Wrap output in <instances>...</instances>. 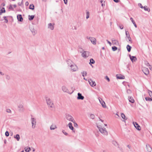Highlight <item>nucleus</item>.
<instances>
[{
  "label": "nucleus",
  "instance_id": "obj_25",
  "mask_svg": "<svg viewBox=\"0 0 152 152\" xmlns=\"http://www.w3.org/2000/svg\"><path fill=\"white\" fill-rule=\"evenodd\" d=\"M68 125L69 129L73 131L74 129V128L72 126V124L71 122H70L69 123Z\"/></svg>",
  "mask_w": 152,
  "mask_h": 152
},
{
  "label": "nucleus",
  "instance_id": "obj_30",
  "mask_svg": "<svg viewBox=\"0 0 152 152\" xmlns=\"http://www.w3.org/2000/svg\"><path fill=\"white\" fill-rule=\"evenodd\" d=\"M143 8H144V10L145 11H147L148 12H149L150 11V8H147V6H144L143 7Z\"/></svg>",
  "mask_w": 152,
  "mask_h": 152
},
{
  "label": "nucleus",
  "instance_id": "obj_10",
  "mask_svg": "<svg viewBox=\"0 0 152 152\" xmlns=\"http://www.w3.org/2000/svg\"><path fill=\"white\" fill-rule=\"evenodd\" d=\"M125 32H126V37H127V38L129 39V42H130L131 43H132V41L131 40V39L130 37V35H129V32L128 31H127L126 30Z\"/></svg>",
  "mask_w": 152,
  "mask_h": 152
},
{
  "label": "nucleus",
  "instance_id": "obj_49",
  "mask_svg": "<svg viewBox=\"0 0 152 152\" xmlns=\"http://www.w3.org/2000/svg\"><path fill=\"white\" fill-rule=\"evenodd\" d=\"M105 78L108 81V82H109L110 80L109 78L107 76H106L105 77Z\"/></svg>",
  "mask_w": 152,
  "mask_h": 152
},
{
  "label": "nucleus",
  "instance_id": "obj_4",
  "mask_svg": "<svg viewBox=\"0 0 152 152\" xmlns=\"http://www.w3.org/2000/svg\"><path fill=\"white\" fill-rule=\"evenodd\" d=\"M18 108L19 111L20 112H23L24 111V109L23 107V104H20L18 105Z\"/></svg>",
  "mask_w": 152,
  "mask_h": 152
},
{
  "label": "nucleus",
  "instance_id": "obj_34",
  "mask_svg": "<svg viewBox=\"0 0 152 152\" xmlns=\"http://www.w3.org/2000/svg\"><path fill=\"white\" fill-rule=\"evenodd\" d=\"M129 102H130L132 103H134V101L133 98H132L131 97L129 99Z\"/></svg>",
  "mask_w": 152,
  "mask_h": 152
},
{
  "label": "nucleus",
  "instance_id": "obj_44",
  "mask_svg": "<svg viewBox=\"0 0 152 152\" xmlns=\"http://www.w3.org/2000/svg\"><path fill=\"white\" fill-rule=\"evenodd\" d=\"M62 132L64 135H68V134L66 132H65L64 130H62Z\"/></svg>",
  "mask_w": 152,
  "mask_h": 152
},
{
  "label": "nucleus",
  "instance_id": "obj_41",
  "mask_svg": "<svg viewBox=\"0 0 152 152\" xmlns=\"http://www.w3.org/2000/svg\"><path fill=\"white\" fill-rule=\"evenodd\" d=\"M6 78L7 80H9L10 79V76L8 75H6Z\"/></svg>",
  "mask_w": 152,
  "mask_h": 152
},
{
  "label": "nucleus",
  "instance_id": "obj_62",
  "mask_svg": "<svg viewBox=\"0 0 152 152\" xmlns=\"http://www.w3.org/2000/svg\"><path fill=\"white\" fill-rule=\"evenodd\" d=\"M149 68L150 69L152 70V66L151 65L149 66Z\"/></svg>",
  "mask_w": 152,
  "mask_h": 152
},
{
  "label": "nucleus",
  "instance_id": "obj_18",
  "mask_svg": "<svg viewBox=\"0 0 152 152\" xmlns=\"http://www.w3.org/2000/svg\"><path fill=\"white\" fill-rule=\"evenodd\" d=\"M129 56L131 61L132 62L135 61L137 60V58L136 57L134 56H131L130 55H129Z\"/></svg>",
  "mask_w": 152,
  "mask_h": 152
},
{
  "label": "nucleus",
  "instance_id": "obj_19",
  "mask_svg": "<svg viewBox=\"0 0 152 152\" xmlns=\"http://www.w3.org/2000/svg\"><path fill=\"white\" fill-rule=\"evenodd\" d=\"M112 42L113 45H119V42L118 40H116L114 39L112 40Z\"/></svg>",
  "mask_w": 152,
  "mask_h": 152
},
{
  "label": "nucleus",
  "instance_id": "obj_45",
  "mask_svg": "<svg viewBox=\"0 0 152 152\" xmlns=\"http://www.w3.org/2000/svg\"><path fill=\"white\" fill-rule=\"evenodd\" d=\"M9 9H11L12 10H14V9L12 7V5H10L9 7Z\"/></svg>",
  "mask_w": 152,
  "mask_h": 152
},
{
  "label": "nucleus",
  "instance_id": "obj_8",
  "mask_svg": "<svg viewBox=\"0 0 152 152\" xmlns=\"http://www.w3.org/2000/svg\"><path fill=\"white\" fill-rule=\"evenodd\" d=\"M31 123L32 124V127L34 129L35 128L36 125V119L34 118H31Z\"/></svg>",
  "mask_w": 152,
  "mask_h": 152
},
{
  "label": "nucleus",
  "instance_id": "obj_40",
  "mask_svg": "<svg viewBox=\"0 0 152 152\" xmlns=\"http://www.w3.org/2000/svg\"><path fill=\"white\" fill-rule=\"evenodd\" d=\"M148 92L150 96L152 98V91L149 90H148Z\"/></svg>",
  "mask_w": 152,
  "mask_h": 152
},
{
  "label": "nucleus",
  "instance_id": "obj_52",
  "mask_svg": "<svg viewBox=\"0 0 152 152\" xmlns=\"http://www.w3.org/2000/svg\"><path fill=\"white\" fill-rule=\"evenodd\" d=\"M127 93L128 94H130L131 93V91L130 89H128L127 90Z\"/></svg>",
  "mask_w": 152,
  "mask_h": 152
},
{
  "label": "nucleus",
  "instance_id": "obj_21",
  "mask_svg": "<svg viewBox=\"0 0 152 152\" xmlns=\"http://www.w3.org/2000/svg\"><path fill=\"white\" fill-rule=\"evenodd\" d=\"M67 63L68 66H69L70 67L71 66V65H73L74 64L72 61L70 59H69L67 61Z\"/></svg>",
  "mask_w": 152,
  "mask_h": 152
},
{
  "label": "nucleus",
  "instance_id": "obj_17",
  "mask_svg": "<svg viewBox=\"0 0 152 152\" xmlns=\"http://www.w3.org/2000/svg\"><path fill=\"white\" fill-rule=\"evenodd\" d=\"M18 20L20 22H22L23 20V19L21 15H18L17 16Z\"/></svg>",
  "mask_w": 152,
  "mask_h": 152
},
{
  "label": "nucleus",
  "instance_id": "obj_38",
  "mask_svg": "<svg viewBox=\"0 0 152 152\" xmlns=\"http://www.w3.org/2000/svg\"><path fill=\"white\" fill-rule=\"evenodd\" d=\"M145 99L147 101H152V99L151 98H150L149 97H146L145 98Z\"/></svg>",
  "mask_w": 152,
  "mask_h": 152
},
{
  "label": "nucleus",
  "instance_id": "obj_60",
  "mask_svg": "<svg viewBox=\"0 0 152 152\" xmlns=\"http://www.w3.org/2000/svg\"><path fill=\"white\" fill-rule=\"evenodd\" d=\"M116 3H118L119 1L118 0H113Z\"/></svg>",
  "mask_w": 152,
  "mask_h": 152
},
{
  "label": "nucleus",
  "instance_id": "obj_43",
  "mask_svg": "<svg viewBox=\"0 0 152 152\" xmlns=\"http://www.w3.org/2000/svg\"><path fill=\"white\" fill-rule=\"evenodd\" d=\"M89 12H86V19H88L89 18Z\"/></svg>",
  "mask_w": 152,
  "mask_h": 152
},
{
  "label": "nucleus",
  "instance_id": "obj_64",
  "mask_svg": "<svg viewBox=\"0 0 152 152\" xmlns=\"http://www.w3.org/2000/svg\"><path fill=\"white\" fill-rule=\"evenodd\" d=\"M104 5H105V4H104L103 3H102L101 5H102V6L103 7V6H104Z\"/></svg>",
  "mask_w": 152,
  "mask_h": 152
},
{
  "label": "nucleus",
  "instance_id": "obj_5",
  "mask_svg": "<svg viewBox=\"0 0 152 152\" xmlns=\"http://www.w3.org/2000/svg\"><path fill=\"white\" fill-rule=\"evenodd\" d=\"M70 67H71V71L72 72H75L77 70V67L75 64H73V65H71Z\"/></svg>",
  "mask_w": 152,
  "mask_h": 152
},
{
  "label": "nucleus",
  "instance_id": "obj_35",
  "mask_svg": "<svg viewBox=\"0 0 152 152\" xmlns=\"http://www.w3.org/2000/svg\"><path fill=\"white\" fill-rule=\"evenodd\" d=\"M34 5L32 4L30 5L29 6V9L32 10H34Z\"/></svg>",
  "mask_w": 152,
  "mask_h": 152
},
{
  "label": "nucleus",
  "instance_id": "obj_27",
  "mask_svg": "<svg viewBox=\"0 0 152 152\" xmlns=\"http://www.w3.org/2000/svg\"><path fill=\"white\" fill-rule=\"evenodd\" d=\"M95 62L93 58H91L90 60V62L89 64L92 65V64H94Z\"/></svg>",
  "mask_w": 152,
  "mask_h": 152
},
{
  "label": "nucleus",
  "instance_id": "obj_24",
  "mask_svg": "<svg viewBox=\"0 0 152 152\" xmlns=\"http://www.w3.org/2000/svg\"><path fill=\"white\" fill-rule=\"evenodd\" d=\"M116 77L117 79H123L125 77L124 76H122L121 75L119 76H118V75H117Z\"/></svg>",
  "mask_w": 152,
  "mask_h": 152
},
{
  "label": "nucleus",
  "instance_id": "obj_47",
  "mask_svg": "<svg viewBox=\"0 0 152 152\" xmlns=\"http://www.w3.org/2000/svg\"><path fill=\"white\" fill-rule=\"evenodd\" d=\"M30 148L29 147L28 148H27L26 149H25V151L26 152H29L30 151Z\"/></svg>",
  "mask_w": 152,
  "mask_h": 152
},
{
  "label": "nucleus",
  "instance_id": "obj_23",
  "mask_svg": "<svg viewBox=\"0 0 152 152\" xmlns=\"http://www.w3.org/2000/svg\"><path fill=\"white\" fill-rule=\"evenodd\" d=\"M99 102L101 104L102 106L104 108H105L106 107V106L105 104V103L102 100V101H101L99 99Z\"/></svg>",
  "mask_w": 152,
  "mask_h": 152
},
{
  "label": "nucleus",
  "instance_id": "obj_53",
  "mask_svg": "<svg viewBox=\"0 0 152 152\" xmlns=\"http://www.w3.org/2000/svg\"><path fill=\"white\" fill-rule=\"evenodd\" d=\"M123 25H119V27H120V28L121 29H123Z\"/></svg>",
  "mask_w": 152,
  "mask_h": 152
},
{
  "label": "nucleus",
  "instance_id": "obj_33",
  "mask_svg": "<svg viewBox=\"0 0 152 152\" xmlns=\"http://www.w3.org/2000/svg\"><path fill=\"white\" fill-rule=\"evenodd\" d=\"M121 116L122 118L125 120H126L127 119V118H126L125 115L123 113H122L121 115Z\"/></svg>",
  "mask_w": 152,
  "mask_h": 152
},
{
  "label": "nucleus",
  "instance_id": "obj_6",
  "mask_svg": "<svg viewBox=\"0 0 152 152\" xmlns=\"http://www.w3.org/2000/svg\"><path fill=\"white\" fill-rule=\"evenodd\" d=\"M89 55V52L87 51H84L82 53V56L84 58H86Z\"/></svg>",
  "mask_w": 152,
  "mask_h": 152
},
{
  "label": "nucleus",
  "instance_id": "obj_50",
  "mask_svg": "<svg viewBox=\"0 0 152 152\" xmlns=\"http://www.w3.org/2000/svg\"><path fill=\"white\" fill-rule=\"evenodd\" d=\"M6 112L8 113H11V110L10 109H7L6 110Z\"/></svg>",
  "mask_w": 152,
  "mask_h": 152
},
{
  "label": "nucleus",
  "instance_id": "obj_13",
  "mask_svg": "<svg viewBox=\"0 0 152 152\" xmlns=\"http://www.w3.org/2000/svg\"><path fill=\"white\" fill-rule=\"evenodd\" d=\"M54 23H49L48 24V28L50 29L51 30H53L54 28Z\"/></svg>",
  "mask_w": 152,
  "mask_h": 152
},
{
  "label": "nucleus",
  "instance_id": "obj_48",
  "mask_svg": "<svg viewBox=\"0 0 152 152\" xmlns=\"http://www.w3.org/2000/svg\"><path fill=\"white\" fill-rule=\"evenodd\" d=\"M9 132L7 131L5 133V135L7 137H8L9 136Z\"/></svg>",
  "mask_w": 152,
  "mask_h": 152
},
{
  "label": "nucleus",
  "instance_id": "obj_28",
  "mask_svg": "<svg viewBox=\"0 0 152 152\" xmlns=\"http://www.w3.org/2000/svg\"><path fill=\"white\" fill-rule=\"evenodd\" d=\"M28 19L29 20H31L33 19L34 17V15H29L28 16Z\"/></svg>",
  "mask_w": 152,
  "mask_h": 152
},
{
  "label": "nucleus",
  "instance_id": "obj_2",
  "mask_svg": "<svg viewBox=\"0 0 152 152\" xmlns=\"http://www.w3.org/2000/svg\"><path fill=\"white\" fill-rule=\"evenodd\" d=\"M97 127L98 128L99 131L102 134L104 135H107L108 134V132L106 130L105 128L102 127L100 126H97Z\"/></svg>",
  "mask_w": 152,
  "mask_h": 152
},
{
  "label": "nucleus",
  "instance_id": "obj_7",
  "mask_svg": "<svg viewBox=\"0 0 152 152\" xmlns=\"http://www.w3.org/2000/svg\"><path fill=\"white\" fill-rule=\"evenodd\" d=\"M90 85L92 87H94L96 86V84L94 81H93L91 79H90L88 80Z\"/></svg>",
  "mask_w": 152,
  "mask_h": 152
},
{
  "label": "nucleus",
  "instance_id": "obj_16",
  "mask_svg": "<svg viewBox=\"0 0 152 152\" xmlns=\"http://www.w3.org/2000/svg\"><path fill=\"white\" fill-rule=\"evenodd\" d=\"M146 148L147 151L148 152H151L152 151V148L148 144L146 145Z\"/></svg>",
  "mask_w": 152,
  "mask_h": 152
},
{
  "label": "nucleus",
  "instance_id": "obj_42",
  "mask_svg": "<svg viewBox=\"0 0 152 152\" xmlns=\"http://www.w3.org/2000/svg\"><path fill=\"white\" fill-rule=\"evenodd\" d=\"M117 49V48L115 46L112 47V50L113 51H115Z\"/></svg>",
  "mask_w": 152,
  "mask_h": 152
},
{
  "label": "nucleus",
  "instance_id": "obj_46",
  "mask_svg": "<svg viewBox=\"0 0 152 152\" xmlns=\"http://www.w3.org/2000/svg\"><path fill=\"white\" fill-rule=\"evenodd\" d=\"M4 19L5 20L6 23H7L8 22V20L7 19V17L6 16H4L3 17Z\"/></svg>",
  "mask_w": 152,
  "mask_h": 152
},
{
  "label": "nucleus",
  "instance_id": "obj_1",
  "mask_svg": "<svg viewBox=\"0 0 152 152\" xmlns=\"http://www.w3.org/2000/svg\"><path fill=\"white\" fill-rule=\"evenodd\" d=\"M46 100L48 105L49 107H53L54 104L53 102L50 98L47 97L46 99Z\"/></svg>",
  "mask_w": 152,
  "mask_h": 152
},
{
  "label": "nucleus",
  "instance_id": "obj_57",
  "mask_svg": "<svg viewBox=\"0 0 152 152\" xmlns=\"http://www.w3.org/2000/svg\"><path fill=\"white\" fill-rule=\"evenodd\" d=\"M29 3L28 1H26L25 3V5L26 6H28V5Z\"/></svg>",
  "mask_w": 152,
  "mask_h": 152
},
{
  "label": "nucleus",
  "instance_id": "obj_63",
  "mask_svg": "<svg viewBox=\"0 0 152 152\" xmlns=\"http://www.w3.org/2000/svg\"><path fill=\"white\" fill-rule=\"evenodd\" d=\"M14 8H16V5L15 4H14L13 5Z\"/></svg>",
  "mask_w": 152,
  "mask_h": 152
},
{
  "label": "nucleus",
  "instance_id": "obj_61",
  "mask_svg": "<svg viewBox=\"0 0 152 152\" xmlns=\"http://www.w3.org/2000/svg\"><path fill=\"white\" fill-rule=\"evenodd\" d=\"M146 64L147 65V66H150V64L148 63V62H147V63H146Z\"/></svg>",
  "mask_w": 152,
  "mask_h": 152
},
{
  "label": "nucleus",
  "instance_id": "obj_15",
  "mask_svg": "<svg viewBox=\"0 0 152 152\" xmlns=\"http://www.w3.org/2000/svg\"><path fill=\"white\" fill-rule=\"evenodd\" d=\"M78 96L77 97V99H81L83 100L84 99V97L82 96V94L80 93H78L77 94Z\"/></svg>",
  "mask_w": 152,
  "mask_h": 152
},
{
  "label": "nucleus",
  "instance_id": "obj_14",
  "mask_svg": "<svg viewBox=\"0 0 152 152\" xmlns=\"http://www.w3.org/2000/svg\"><path fill=\"white\" fill-rule=\"evenodd\" d=\"M30 30L33 35H35L37 33V31L33 28L31 27Z\"/></svg>",
  "mask_w": 152,
  "mask_h": 152
},
{
  "label": "nucleus",
  "instance_id": "obj_3",
  "mask_svg": "<svg viewBox=\"0 0 152 152\" xmlns=\"http://www.w3.org/2000/svg\"><path fill=\"white\" fill-rule=\"evenodd\" d=\"M65 118L67 120L71 121L72 122H74V118L70 114L67 113L66 114Z\"/></svg>",
  "mask_w": 152,
  "mask_h": 152
},
{
  "label": "nucleus",
  "instance_id": "obj_12",
  "mask_svg": "<svg viewBox=\"0 0 152 152\" xmlns=\"http://www.w3.org/2000/svg\"><path fill=\"white\" fill-rule=\"evenodd\" d=\"M142 71L146 75H147L149 74V70L147 68L145 67L143 68L142 69Z\"/></svg>",
  "mask_w": 152,
  "mask_h": 152
},
{
  "label": "nucleus",
  "instance_id": "obj_37",
  "mask_svg": "<svg viewBox=\"0 0 152 152\" xmlns=\"http://www.w3.org/2000/svg\"><path fill=\"white\" fill-rule=\"evenodd\" d=\"M113 144L115 146H118V143L116 141H113Z\"/></svg>",
  "mask_w": 152,
  "mask_h": 152
},
{
  "label": "nucleus",
  "instance_id": "obj_20",
  "mask_svg": "<svg viewBox=\"0 0 152 152\" xmlns=\"http://www.w3.org/2000/svg\"><path fill=\"white\" fill-rule=\"evenodd\" d=\"M62 89L64 92H66L67 93H69V90L65 86H63L62 87Z\"/></svg>",
  "mask_w": 152,
  "mask_h": 152
},
{
  "label": "nucleus",
  "instance_id": "obj_59",
  "mask_svg": "<svg viewBox=\"0 0 152 152\" xmlns=\"http://www.w3.org/2000/svg\"><path fill=\"white\" fill-rule=\"evenodd\" d=\"M0 74L1 75H4V73L1 72V71H0Z\"/></svg>",
  "mask_w": 152,
  "mask_h": 152
},
{
  "label": "nucleus",
  "instance_id": "obj_26",
  "mask_svg": "<svg viewBox=\"0 0 152 152\" xmlns=\"http://www.w3.org/2000/svg\"><path fill=\"white\" fill-rule=\"evenodd\" d=\"M14 137L18 141H19L20 139V135L18 134H17L16 135L14 136Z\"/></svg>",
  "mask_w": 152,
  "mask_h": 152
},
{
  "label": "nucleus",
  "instance_id": "obj_22",
  "mask_svg": "<svg viewBox=\"0 0 152 152\" xmlns=\"http://www.w3.org/2000/svg\"><path fill=\"white\" fill-rule=\"evenodd\" d=\"M57 127L56 125L52 124L50 126V129L51 130H54L57 128Z\"/></svg>",
  "mask_w": 152,
  "mask_h": 152
},
{
  "label": "nucleus",
  "instance_id": "obj_55",
  "mask_svg": "<svg viewBox=\"0 0 152 152\" xmlns=\"http://www.w3.org/2000/svg\"><path fill=\"white\" fill-rule=\"evenodd\" d=\"M106 41L107 42V43L110 45L111 46L112 44L111 42H110L108 40H107Z\"/></svg>",
  "mask_w": 152,
  "mask_h": 152
},
{
  "label": "nucleus",
  "instance_id": "obj_36",
  "mask_svg": "<svg viewBox=\"0 0 152 152\" xmlns=\"http://www.w3.org/2000/svg\"><path fill=\"white\" fill-rule=\"evenodd\" d=\"M89 117L90 118H91L92 119H94L95 118V115L94 114H90Z\"/></svg>",
  "mask_w": 152,
  "mask_h": 152
},
{
  "label": "nucleus",
  "instance_id": "obj_9",
  "mask_svg": "<svg viewBox=\"0 0 152 152\" xmlns=\"http://www.w3.org/2000/svg\"><path fill=\"white\" fill-rule=\"evenodd\" d=\"M87 38L89 39L93 44L95 45L96 44V40L95 38L92 37H89Z\"/></svg>",
  "mask_w": 152,
  "mask_h": 152
},
{
  "label": "nucleus",
  "instance_id": "obj_58",
  "mask_svg": "<svg viewBox=\"0 0 152 152\" xmlns=\"http://www.w3.org/2000/svg\"><path fill=\"white\" fill-rule=\"evenodd\" d=\"M22 1H23V0H22V2H21V3H18V5L19 6H21L22 5Z\"/></svg>",
  "mask_w": 152,
  "mask_h": 152
},
{
  "label": "nucleus",
  "instance_id": "obj_31",
  "mask_svg": "<svg viewBox=\"0 0 152 152\" xmlns=\"http://www.w3.org/2000/svg\"><path fill=\"white\" fill-rule=\"evenodd\" d=\"M5 8L4 7L2 8V9L0 10V15H1L3 13H5Z\"/></svg>",
  "mask_w": 152,
  "mask_h": 152
},
{
  "label": "nucleus",
  "instance_id": "obj_39",
  "mask_svg": "<svg viewBox=\"0 0 152 152\" xmlns=\"http://www.w3.org/2000/svg\"><path fill=\"white\" fill-rule=\"evenodd\" d=\"M82 75L83 77L86 76L87 75V72H81Z\"/></svg>",
  "mask_w": 152,
  "mask_h": 152
},
{
  "label": "nucleus",
  "instance_id": "obj_51",
  "mask_svg": "<svg viewBox=\"0 0 152 152\" xmlns=\"http://www.w3.org/2000/svg\"><path fill=\"white\" fill-rule=\"evenodd\" d=\"M138 6L140 7L141 8H143V7L142 6V4L140 3L138 4Z\"/></svg>",
  "mask_w": 152,
  "mask_h": 152
},
{
  "label": "nucleus",
  "instance_id": "obj_11",
  "mask_svg": "<svg viewBox=\"0 0 152 152\" xmlns=\"http://www.w3.org/2000/svg\"><path fill=\"white\" fill-rule=\"evenodd\" d=\"M133 123L134 126L137 130L139 131L140 130V127L137 122H133Z\"/></svg>",
  "mask_w": 152,
  "mask_h": 152
},
{
  "label": "nucleus",
  "instance_id": "obj_54",
  "mask_svg": "<svg viewBox=\"0 0 152 152\" xmlns=\"http://www.w3.org/2000/svg\"><path fill=\"white\" fill-rule=\"evenodd\" d=\"M73 123L74 124V126L75 127H77L78 126L77 124L76 123H75V121H74V122H73Z\"/></svg>",
  "mask_w": 152,
  "mask_h": 152
},
{
  "label": "nucleus",
  "instance_id": "obj_29",
  "mask_svg": "<svg viewBox=\"0 0 152 152\" xmlns=\"http://www.w3.org/2000/svg\"><path fill=\"white\" fill-rule=\"evenodd\" d=\"M130 19L132 21L133 24L134 25V26L135 27L137 28V26L134 22V20L133 18H130Z\"/></svg>",
  "mask_w": 152,
  "mask_h": 152
},
{
  "label": "nucleus",
  "instance_id": "obj_32",
  "mask_svg": "<svg viewBox=\"0 0 152 152\" xmlns=\"http://www.w3.org/2000/svg\"><path fill=\"white\" fill-rule=\"evenodd\" d=\"M132 47L129 45H127L126 46V48L128 52H130L131 51Z\"/></svg>",
  "mask_w": 152,
  "mask_h": 152
},
{
  "label": "nucleus",
  "instance_id": "obj_56",
  "mask_svg": "<svg viewBox=\"0 0 152 152\" xmlns=\"http://www.w3.org/2000/svg\"><path fill=\"white\" fill-rule=\"evenodd\" d=\"M64 2V3L65 4H67V0H63Z\"/></svg>",
  "mask_w": 152,
  "mask_h": 152
}]
</instances>
